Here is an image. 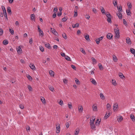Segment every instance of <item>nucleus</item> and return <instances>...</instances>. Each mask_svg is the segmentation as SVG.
Here are the masks:
<instances>
[{
    "label": "nucleus",
    "mask_w": 135,
    "mask_h": 135,
    "mask_svg": "<svg viewBox=\"0 0 135 135\" xmlns=\"http://www.w3.org/2000/svg\"><path fill=\"white\" fill-rule=\"evenodd\" d=\"M113 4L114 6H116L117 5V2L116 0L113 1Z\"/></svg>",
    "instance_id": "nucleus-51"
},
{
    "label": "nucleus",
    "mask_w": 135,
    "mask_h": 135,
    "mask_svg": "<svg viewBox=\"0 0 135 135\" xmlns=\"http://www.w3.org/2000/svg\"><path fill=\"white\" fill-rule=\"evenodd\" d=\"M39 49L40 51H41L42 52H43L44 51V49L42 46H40Z\"/></svg>",
    "instance_id": "nucleus-41"
},
{
    "label": "nucleus",
    "mask_w": 135,
    "mask_h": 135,
    "mask_svg": "<svg viewBox=\"0 0 135 135\" xmlns=\"http://www.w3.org/2000/svg\"><path fill=\"white\" fill-rule=\"evenodd\" d=\"M92 81H91V82L92 84H94V85H95L97 84V82L95 80L93 79H92Z\"/></svg>",
    "instance_id": "nucleus-18"
},
{
    "label": "nucleus",
    "mask_w": 135,
    "mask_h": 135,
    "mask_svg": "<svg viewBox=\"0 0 135 135\" xmlns=\"http://www.w3.org/2000/svg\"><path fill=\"white\" fill-rule=\"evenodd\" d=\"M113 59L114 61L116 62L117 61V59L116 56L115 55H113Z\"/></svg>",
    "instance_id": "nucleus-25"
},
{
    "label": "nucleus",
    "mask_w": 135,
    "mask_h": 135,
    "mask_svg": "<svg viewBox=\"0 0 135 135\" xmlns=\"http://www.w3.org/2000/svg\"><path fill=\"white\" fill-rule=\"evenodd\" d=\"M49 89L52 92H53L54 90V89L53 87L52 86H49Z\"/></svg>",
    "instance_id": "nucleus-27"
},
{
    "label": "nucleus",
    "mask_w": 135,
    "mask_h": 135,
    "mask_svg": "<svg viewBox=\"0 0 135 135\" xmlns=\"http://www.w3.org/2000/svg\"><path fill=\"white\" fill-rule=\"evenodd\" d=\"M56 13H55L53 14L52 15V17L53 18H54L56 17Z\"/></svg>",
    "instance_id": "nucleus-64"
},
{
    "label": "nucleus",
    "mask_w": 135,
    "mask_h": 135,
    "mask_svg": "<svg viewBox=\"0 0 135 135\" xmlns=\"http://www.w3.org/2000/svg\"><path fill=\"white\" fill-rule=\"evenodd\" d=\"M29 66L30 68L32 70H35V67L34 64H30V65Z\"/></svg>",
    "instance_id": "nucleus-6"
},
{
    "label": "nucleus",
    "mask_w": 135,
    "mask_h": 135,
    "mask_svg": "<svg viewBox=\"0 0 135 135\" xmlns=\"http://www.w3.org/2000/svg\"><path fill=\"white\" fill-rule=\"evenodd\" d=\"M49 73L50 75L51 76H54V72L52 71L51 70L49 71Z\"/></svg>",
    "instance_id": "nucleus-14"
},
{
    "label": "nucleus",
    "mask_w": 135,
    "mask_h": 135,
    "mask_svg": "<svg viewBox=\"0 0 135 135\" xmlns=\"http://www.w3.org/2000/svg\"><path fill=\"white\" fill-rule=\"evenodd\" d=\"M127 6L128 9H130L132 8V5L131 3L129 4V2L127 3Z\"/></svg>",
    "instance_id": "nucleus-37"
},
{
    "label": "nucleus",
    "mask_w": 135,
    "mask_h": 135,
    "mask_svg": "<svg viewBox=\"0 0 135 135\" xmlns=\"http://www.w3.org/2000/svg\"><path fill=\"white\" fill-rule=\"evenodd\" d=\"M113 37L112 34L110 33H108L107 35V38L109 40L112 38Z\"/></svg>",
    "instance_id": "nucleus-3"
},
{
    "label": "nucleus",
    "mask_w": 135,
    "mask_h": 135,
    "mask_svg": "<svg viewBox=\"0 0 135 135\" xmlns=\"http://www.w3.org/2000/svg\"><path fill=\"white\" fill-rule=\"evenodd\" d=\"M91 59L92 61L93 62L94 64H96L97 63V61L94 57H92Z\"/></svg>",
    "instance_id": "nucleus-24"
},
{
    "label": "nucleus",
    "mask_w": 135,
    "mask_h": 135,
    "mask_svg": "<svg viewBox=\"0 0 135 135\" xmlns=\"http://www.w3.org/2000/svg\"><path fill=\"white\" fill-rule=\"evenodd\" d=\"M93 110L94 111H97V106H94L93 105Z\"/></svg>",
    "instance_id": "nucleus-12"
},
{
    "label": "nucleus",
    "mask_w": 135,
    "mask_h": 135,
    "mask_svg": "<svg viewBox=\"0 0 135 135\" xmlns=\"http://www.w3.org/2000/svg\"><path fill=\"white\" fill-rule=\"evenodd\" d=\"M3 13L4 14V16L6 18L7 20L8 18H7V15L6 12H5Z\"/></svg>",
    "instance_id": "nucleus-56"
},
{
    "label": "nucleus",
    "mask_w": 135,
    "mask_h": 135,
    "mask_svg": "<svg viewBox=\"0 0 135 135\" xmlns=\"http://www.w3.org/2000/svg\"><path fill=\"white\" fill-rule=\"evenodd\" d=\"M27 77L28 79L30 80L31 81L32 80V78L29 75H27Z\"/></svg>",
    "instance_id": "nucleus-33"
},
{
    "label": "nucleus",
    "mask_w": 135,
    "mask_h": 135,
    "mask_svg": "<svg viewBox=\"0 0 135 135\" xmlns=\"http://www.w3.org/2000/svg\"><path fill=\"white\" fill-rule=\"evenodd\" d=\"M8 43V41L7 40H4L3 42V44L4 45H6Z\"/></svg>",
    "instance_id": "nucleus-21"
},
{
    "label": "nucleus",
    "mask_w": 135,
    "mask_h": 135,
    "mask_svg": "<svg viewBox=\"0 0 135 135\" xmlns=\"http://www.w3.org/2000/svg\"><path fill=\"white\" fill-rule=\"evenodd\" d=\"M85 38L87 41L90 40L89 36L88 35H87L85 36Z\"/></svg>",
    "instance_id": "nucleus-26"
},
{
    "label": "nucleus",
    "mask_w": 135,
    "mask_h": 135,
    "mask_svg": "<svg viewBox=\"0 0 135 135\" xmlns=\"http://www.w3.org/2000/svg\"><path fill=\"white\" fill-rule=\"evenodd\" d=\"M95 41H96V43L97 44H99L100 41L98 38L96 39L95 40Z\"/></svg>",
    "instance_id": "nucleus-53"
},
{
    "label": "nucleus",
    "mask_w": 135,
    "mask_h": 135,
    "mask_svg": "<svg viewBox=\"0 0 135 135\" xmlns=\"http://www.w3.org/2000/svg\"><path fill=\"white\" fill-rule=\"evenodd\" d=\"M83 107L82 106L80 107V108H78V110L80 112H82L83 111Z\"/></svg>",
    "instance_id": "nucleus-46"
},
{
    "label": "nucleus",
    "mask_w": 135,
    "mask_h": 135,
    "mask_svg": "<svg viewBox=\"0 0 135 135\" xmlns=\"http://www.w3.org/2000/svg\"><path fill=\"white\" fill-rule=\"evenodd\" d=\"M80 50L83 54H86L85 52L83 49L82 48H80Z\"/></svg>",
    "instance_id": "nucleus-42"
},
{
    "label": "nucleus",
    "mask_w": 135,
    "mask_h": 135,
    "mask_svg": "<svg viewBox=\"0 0 135 135\" xmlns=\"http://www.w3.org/2000/svg\"><path fill=\"white\" fill-rule=\"evenodd\" d=\"M123 119L122 117L121 116H119V118L117 119V120L118 122H121Z\"/></svg>",
    "instance_id": "nucleus-9"
},
{
    "label": "nucleus",
    "mask_w": 135,
    "mask_h": 135,
    "mask_svg": "<svg viewBox=\"0 0 135 135\" xmlns=\"http://www.w3.org/2000/svg\"><path fill=\"white\" fill-rule=\"evenodd\" d=\"M114 32L115 34L119 33V31L118 28H117L116 29L114 30Z\"/></svg>",
    "instance_id": "nucleus-45"
},
{
    "label": "nucleus",
    "mask_w": 135,
    "mask_h": 135,
    "mask_svg": "<svg viewBox=\"0 0 135 135\" xmlns=\"http://www.w3.org/2000/svg\"><path fill=\"white\" fill-rule=\"evenodd\" d=\"M105 15L107 18V21L108 22L110 23H111L112 21L111 20V18L112 17L110 14L109 13H105Z\"/></svg>",
    "instance_id": "nucleus-1"
},
{
    "label": "nucleus",
    "mask_w": 135,
    "mask_h": 135,
    "mask_svg": "<svg viewBox=\"0 0 135 135\" xmlns=\"http://www.w3.org/2000/svg\"><path fill=\"white\" fill-rule=\"evenodd\" d=\"M118 108V105L117 103H115L114 104L113 106V110L114 111H117V109Z\"/></svg>",
    "instance_id": "nucleus-2"
},
{
    "label": "nucleus",
    "mask_w": 135,
    "mask_h": 135,
    "mask_svg": "<svg viewBox=\"0 0 135 135\" xmlns=\"http://www.w3.org/2000/svg\"><path fill=\"white\" fill-rule=\"evenodd\" d=\"M7 12L9 14H11V8L9 7H7Z\"/></svg>",
    "instance_id": "nucleus-10"
},
{
    "label": "nucleus",
    "mask_w": 135,
    "mask_h": 135,
    "mask_svg": "<svg viewBox=\"0 0 135 135\" xmlns=\"http://www.w3.org/2000/svg\"><path fill=\"white\" fill-rule=\"evenodd\" d=\"M2 8L3 10V13H4L5 12H6L5 8L4 6H2Z\"/></svg>",
    "instance_id": "nucleus-43"
},
{
    "label": "nucleus",
    "mask_w": 135,
    "mask_h": 135,
    "mask_svg": "<svg viewBox=\"0 0 135 135\" xmlns=\"http://www.w3.org/2000/svg\"><path fill=\"white\" fill-rule=\"evenodd\" d=\"M117 15L118 16V18L119 19H122V15L121 13H118L117 14Z\"/></svg>",
    "instance_id": "nucleus-13"
},
{
    "label": "nucleus",
    "mask_w": 135,
    "mask_h": 135,
    "mask_svg": "<svg viewBox=\"0 0 135 135\" xmlns=\"http://www.w3.org/2000/svg\"><path fill=\"white\" fill-rule=\"evenodd\" d=\"M119 77L122 79H123L125 77L122 73H119Z\"/></svg>",
    "instance_id": "nucleus-22"
},
{
    "label": "nucleus",
    "mask_w": 135,
    "mask_h": 135,
    "mask_svg": "<svg viewBox=\"0 0 135 135\" xmlns=\"http://www.w3.org/2000/svg\"><path fill=\"white\" fill-rule=\"evenodd\" d=\"M65 59L68 61H71V60L70 58V57L66 55V56L65 57Z\"/></svg>",
    "instance_id": "nucleus-34"
},
{
    "label": "nucleus",
    "mask_w": 135,
    "mask_h": 135,
    "mask_svg": "<svg viewBox=\"0 0 135 135\" xmlns=\"http://www.w3.org/2000/svg\"><path fill=\"white\" fill-rule=\"evenodd\" d=\"M28 88L29 89V91H31L32 90V88L30 85H28Z\"/></svg>",
    "instance_id": "nucleus-59"
},
{
    "label": "nucleus",
    "mask_w": 135,
    "mask_h": 135,
    "mask_svg": "<svg viewBox=\"0 0 135 135\" xmlns=\"http://www.w3.org/2000/svg\"><path fill=\"white\" fill-rule=\"evenodd\" d=\"M115 38H119V33H117L115 34Z\"/></svg>",
    "instance_id": "nucleus-29"
},
{
    "label": "nucleus",
    "mask_w": 135,
    "mask_h": 135,
    "mask_svg": "<svg viewBox=\"0 0 135 135\" xmlns=\"http://www.w3.org/2000/svg\"><path fill=\"white\" fill-rule=\"evenodd\" d=\"M79 26V24L78 23H76L74 25H73L72 27L73 28H75L76 27H78Z\"/></svg>",
    "instance_id": "nucleus-36"
},
{
    "label": "nucleus",
    "mask_w": 135,
    "mask_h": 135,
    "mask_svg": "<svg viewBox=\"0 0 135 135\" xmlns=\"http://www.w3.org/2000/svg\"><path fill=\"white\" fill-rule=\"evenodd\" d=\"M66 128H68L69 127L70 125V123L68 122H67L66 124Z\"/></svg>",
    "instance_id": "nucleus-54"
},
{
    "label": "nucleus",
    "mask_w": 135,
    "mask_h": 135,
    "mask_svg": "<svg viewBox=\"0 0 135 135\" xmlns=\"http://www.w3.org/2000/svg\"><path fill=\"white\" fill-rule=\"evenodd\" d=\"M111 83H112V84L114 85L115 86L116 85V81L112 79Z\"/></svg>",
    "instance_id": "nucleus-30"
},
{
    "label": "nucleus",
    "mask_w": 135,
    "mask_h": 135,
    "mask_svg": "<svg viewBox=\"0 0 135 135\" xmlns=\"http://www.w3.org/2000/svg\"><path fill=\"white\" fill-rule=\"evenodd\" d=\"M111 106L108 103L107 105V109L109 110Z\"/></svg>",
    "instance_id": "nucleus-32"
},
{
    "label": "nucleus",
    "mask_w": 135,
    "mask_h": 135,
    "mask_svg": "<svg viewBox=\"0 0 135 135\" xmlns=\"http://www.w3.org/2000/svg\"><path fill=\"white\" fill-rule=\"evenodd\" d=\"M3 33V30L2 29H0V36L2 35Z\"/></svg>",
    "instance_id": "nucleus-49"
},
{
    "label": "nucleus",
    "mask_w": 135,
    "mask_h": 135,
    "mask_svg": "<svg viewBox=\"0 0 135 135\" xmlns=\"http://www.w3.org/2000/svg\"><path fill=\"white\" fill-rule=\"evenodd\" d=\"M118 9V10L119 13H121L122 11V9L121 6H119V7H117Z\"/></svg>",
    "instance_id": "nucleus-23"
},
{
    "label": "nucleus",
    "mask_w": 135,
    "mask_h": 135,
    "mask_svg": "<svg viewBox=\"0 0 135 135\" xmlns=\"http://www.w3.org/2000/svg\"><path fill=\"white\" fill-rule=\"evenodd\" d=\"M39 32L40 36H44V33L42 30L39 31Z\"/></svg>",
    "instance_id": "nucleus-40"
},
{
    "label": "nucleus",
    "mask_w": 135,
    "mask_h": 135,
    "mask_svg": "<svg viewBox=\"0 0 135 135\" xmlns=\"http://www.w3.org/2000/svg\"><path fill=\"white\" fill-rule=\"evenodd\" d=\"M63 81L64 83L65 84H66L67 83L68 81L67 80L65 79H64L63 80Z\"/></svg>",
    "instance_id": "nucleus-63"
},
{
    "label": "nucleus",
    "mask_w": 135,
    "mask_h": 135,
    "mask_svg": "<svg viewBox=\"0 0 135 135\" xmlns=\"http://www.w3.org/2000/svg\"><path fill=\"white\" fill-rule=\"evenodd\" d=\"M31 20H33L35 21V15L34 14H32L31 15Z\"/></svg>",
    "instance_id": "nucleus-16"
},
{
    "label": "nucleus",
    "mask_w": 135,
    "mask_h": 135,
    "mask_svg": "<svg viewBox=\"0 0 135 135\" xmlns=\"http://www.w3.org/2000/svg\"><path fill=\"white\" fill-rule=\"evenodd\" d=\"M19 107L22 109H23L24 108V106L22 104H20L19 105Z\"/></svg>",
    "instance_id": "nucleus-60"
},
{
    "label": "nucleus",
    "mask_w": 135,
    "mask_h": 135,
    "mask_svg": "<svg viewBox=\"0 0 135 135\" xmlns=\"http://www.w3.org/2000/svg\"><path fill=\"white\" fill-rule=\"evenodd\" d=\"M130 51L133 54L135 52V50L133 48H131L130 49Z\"/></svg>",
    "instance_id": "nucleus-35"
},
{
    "label": "nucleus",
    "mask_w": 135,
    "mask_h": 135,
    "mask_svg": "<svg viewBox=\"0 0 135 135\" xmlns=\"http://www.w3.org/2000/svg\"><path fill=\"white\" fill-rule=\"evenodd\" d=\"M45 46L47 48L49 49L51 48L50 46V44L49 43L46 44L45 45Z\"/></svg>",
    "instance_id": "nucleus-31"
},
{
    "label": "nucleus",
    "mask_w": 135,
    "mask_h": 135,
    "mask_svg": "<svg viewBox=\"0 0 135 135\" xmlns=\"http://www.w3.org/2000/svg\"><path fill=\"white\" fill-rule=\"evenodd\" d=\"M109 114H110V113H109L108 115L106 114L104 116L105 118L106 119H107L109 116Z\"/></svg>",
    "instance_id": "nucleus-55"
},
{
    "label": "nucleus",
    "mask_w": 135,
    "mask_h": 135,
    "mask_svg": "<svg viewBox=\"0 0 135 135\" xmlns=\"http://www.w3.org/2000/svg\"><path fill=\"white\" fill-rule=\"evenodd\" d=\"M62 36L64 39H66L67 38V37L65 33H63L62 34Z\"/></svg>",
    "instance_id": "nucleus-38"
},
{
    "label": "nucleus",
    "mask_w": 135,
    "mask_h": 135,
    "mask_svg": "<svg viewBox=\"0 0 135 135\" xmlns=\"http://www.w3.org/2000/svg\"><path fill=\"white\" fill-rule=\"evenodd\" d=\"M79 129L77 128L76 129L75 131V132L74 134L75 135H78L79 133Z\"/></svg>",
    "instance_id": "nucleus-7"
},
{
    "label": "nucleus",
    "mask_w": 135,
    "mask_h": 135,
    "mask_svg": "<svg viewBox=\"0 0 135 135\" xmlns=\"http://www.w3.org/2000/svg\"><path fill=\"white\" fill-rule=\"evenodd\" d=\"M126 12H127V15H130L131 13V12L130 11L129 9H128V10H126Z\"/></svg>",
    "instance_id": "nucleus-44"
},
{
    "label": "nucleus",
    "mask_w": 135,
    "mask_h": 135,
    "mask_svg": "<svg viewBox=\"0 0 135 135\" xmlns=\"http://www.w3.org/2000/svg\"><path fill=\"white\" fill-rule=\"evenodd\" d=\"M126 43L128 44H131V42L130 38L128 37H127L126 38Z\"/></svg>",
    "instance_id": "nucleus-8"
},
{
    "label": "nucleus",
    "mask_w": 135,
    "mask_h": 135,
    "mask_svg": "<svg viewBox=\"0 0 135 135\" xmlns=\"http://www.w3.org/2000/svg\"><path fill=\"white\" fill-rule=\"evenodd\" d=\"M68 19V18L67 17H64L62 19V22H65Z\"/></svg>",
    "instance_id": "nucleus-39"
},
{
    "label": "nucleus",
    "mask_w": 135,
    "mask_h": 135,
    "mask_svg": "<svg viewBox=\"0 0 135 135\" xmlns=\"http://www.w3.org/2000/svg\"><path fill=\"white\" fill-rule=\"evenodd\" d=\"M58 11V9L57 8H54V9L53 12H54L55 13H56Z\"/></svg>",
    "instance_id": "nucleus-57"
},
{
    "label": "nucleus",
    "mask_w": 135,
    "mask_h": 135,
    "mask_svg": "<svg viewBox=\"0 0 135 135\" xmlns=\"http://www.w3.org/2000/svg\"><path fill=\"white\" fill-rule=\"evenodd\" d=\"M57 126V125H56V132L57 133H58L60 131V127L59 125H58Z\"/></svg>",
    "instance_id": "nucleus-5"
},
{
    "label": "nucleus",
    "mask_w": 135,
    "mask_h": 135,
    "mask_svg": "<svg viewBox=\"0 0 135 135\" xmlns=\"http://www.w3.org/2000/svg\"><path fill=\"white\" fill-rule=\"evenodd\" d=\"M41 100L42 102L43 103H45V99L44 98H42L41 99Z\"/></svg>",
    "instance_id": "nucleus-52"
},
{
    "label": "nucleus",
    "mask_w": 135,
    "mask_h": 135,
    "mask_svg": "<svg viewBox=\"0 0 135 135\" xmlns=\"http://www.w3.org/2000/svg\"><path fill=\"white\" fill-rule=\"evenodd\" d=\"M100 95L101 98L103 100H104L105 99V97L102 93H100Z\"/></svg>",
    "instance_id": "nucleus-19"
},
{
    "label": "nucleus",
    "mask_w": 135,
    "mask_h": 135,
    "mask_svg": "<svg viewBox=\"0 0 135 135\" xmlns=\"http://www.w3.org/2000/svg\"><path fill=\"white\" fill-rule=\"evenodd\" d=\"M17 52L18 54H21L22 52V50L20 46L16 48Z\"/></svg>",
    "instance_id": "nucleus-4"
},
{
    "label": "nucleus",
    "mask_w": 135,
    "mask_h": 135,
    "mask_svg": "<svg viewBox=\"0 0 135 135\" xmlns=\"http://www.w3.org/2000/svg\"><path fill=\"white\" fill-rule=\"evenodd\" d=\"M90 126L91 128L93 129H95V125L94 124H90Z\"/></svg>",
    "instance_id": "nucleus-20"
},
{
    "label": "nucleus",
    "mask_w": 135,
    "mask_h": 135,
    "mask_svg": "<svg viewBox=\"0 0 135 135\" xmlns=\"http://www.w3.org/2000/svg\"><path fill=\"white\" fill-rule=\"evenodd\" d=\"M78 15V13L77 10H76V11H75L74 14V16L75 17H76Z\"/></svg>",
    "instance_id": "nucleus-58"
},
{
    "label": "nucleus",
    "mask_w": 135,
    "mask_h": 135,
    "mask_svg": "<svg viewBox=\"0 0 135 135\" xmlns=\"http://www.w3.org/2000/svg\"><path fill=\"white\" fill-rule=\"evenodd\" d=\"M123 23L124 25H125L126 26L127 25V22L126 20L124 19H123Z\"/></svg>",
    "instance_id": "nucleus-61"
},
{
    "label": "nucleus",
    "mask_w": 135,
    "mask_h": 135,
    "mask_svg": "<svg viewBox=\"0 0 135 135\" xmlns=\"http://www.w3.org/2000/svg\"><path fill=\"white\" fill-rule=\"evenodd\" d=\"M52 32L56 36H57V35H58V34L57 32L55 30L53 29V30H52Z\"/></svg>",
    "instance_id": "nucleus-11"
},
{
    "label": "nucleus",
    "mask_w": 135,
    "mask_h": 135,
    "mask_svg": "<svg viewBox=\"0 0 135 135\" xmlns=\"http://www.w3.org/2000/svg\"><path fill=\"white\" fill-rule=\"evenodd\" d=\"M59 104L61 105H62L63 104V101H62L60 100L59 102Z\"/></svg>",
    "instance_id": "nucleus-62"
},
{
    "label": "nucleus",
    "mask_w": 135,
    "mask_h": 135,
    "mask_svg": "<svg viewBox=\"0 0 135 135\" xmlns=\"http://www.w3.org/2000/svg\"><path fill=\"white\" fill-rule=\"evenodd\" d=\"M9 31L10 32L12 35H13L14 33V30H12L11 29H9Z\"/></svg>",
    "instance_id": "nucleus-47"
},
{
    "label": "nucleus",
    "mask_w": 135,
    "mask_h": 135,
    "mask_svg": "<svg viewBox=\"0 0 135 135\" xmlns=\"http://www.w3.org/2000/svg\"><path fill=\"white\" fill-rule=\"evenodd\" d=\"M100 121H99V119H97L95 122V124L97 126H98L100 124Z\"/></svg>",
    "instance_id": "nucleus-28"
},
{
    "label": "nucleus",
    "mask_w": 135,
    "mask_h": 135,
    "mask_svg": "<svg viewBox=\"0 0 135 135\" xmlns=\"http://www.w3.org/2000/svg\"><path fill=\"white\" fill-rule=\"evenodd\" d=\"M130 118L133 121H135V117L133 115L131 114L130 115Z\"/></svg>",
    "instance_id": "nucleus-15"
},
{
    "label": "nucleus",
    "mask_w": 135,
    "mask_h": 135,
    "mask_svg": "<svg viewBox=\"0 0 135 135\" xmlns=\"http://www.w3.org/2000/svg\"><path fill=\"white\" fill-rule=\"evenodd\" d=\"M101 11L103 14L105 13V11L103 8H102V9H101Z\"/></svg>",
    "instance_id": "nucleus-50"
},
{
    "label": "nucleus",
    "mask_w": 135,
    "mask_h": 135,
    "mask_svg": "<svg viewBox=\"0 0 135 135\" xmlns=\"http://www.w3.org/2000/svg\"><path fill=\"white\" fill-rule=\"evenodd\" d=\"M70 103V104H68V107L70 109H71L72 108V105H71V103Z\"/></svg>",
    "instance_id": "nucleus-48"
},
{
    "label": "nucleus",
    "mask_w": 135,
    "mask_h": 135,
    "mask_svg": "<svg viewBox=\"0 0 135 135\" xmlns=\"http://www.w3.org/2000/svg\"><path fill=\"white\" fill-rule=\"evenodd\" d=\"M99 66V69L100 70H103V69L104 68L103 66H102V64L100 63H99L98 65Z\"/></svg>",
    "instance_id": "nucleus-17"
}]
</instances>
